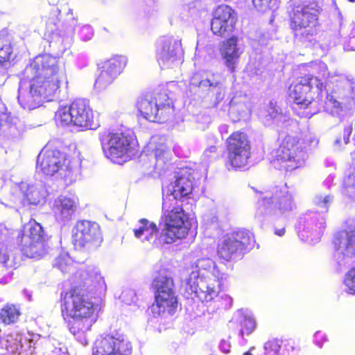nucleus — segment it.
Listing matches in <instances>:
<instances>
[{"instance_id": "39448f33", "label": "nucleus", "mask_w": 355, "mask_h": 355, "mask_svg": "<svg viewBox=\"0 0 355 355\" xmlns=\"http://www.w3.org/2000/svg\"><path fill=\"white\" fill-rule=\"evenodd\" d=\"M333 260L338 271L348 268L343 284L350 294H355V218L345 220L334 236Z\"/></svg>"}, {"instance_id": "603ef678", "label": "nucleus", "mask_w": 355, "mask_h": 355, "mask_svg": "<svg viewBox=\"0 0 355 355\" xmlns=\"http://www.w3.org/2000/svg\"><path fill=\"white\" fill-rule=\"evenodd\" d=\"M219 349L222 352L228 354L230 352L231 345L228 340H222L219 344Z\"/></svg>"}, {"instance_id": "9d476101", "label": "nucleus", "mask_w": 355, "mask_h": 355, "mask_svg": "<svg viewBox=\"0 0 355 355\" xmlns=\"http://www.w3.org/2000/svg\"><path fill=\"white\" fill-rule=\"evenodd\" d=\"M223 279L198 278L197 272L183 273L181 275L180 291L186 298L198 299L207 307L218 297Z\"/></svg>"}, {"instance_id": "69168bd1", "label": "nucleus", "mask_w": 355, "mask_h": 355, "mask_svg": "<svg viewBox=\"0 0 355 355\" xmlns=\"http://www.w3.org/2000/svg\"><path fill=\"white\" fill-rule=\"evenodd\" d=\"M351 45H352V46H353V45H355V42H354V41H353V42L351 43Z\"/></svg>"}, {"instance_id": "79ce46f5", "label": "nucleus", "mask_w": 355, "mask_h": 355, "mask_svg": "<svg viewBox=\"0 0 355 355\" xmlns=\"http://www.w3.org/2000/svg\"><path fill=\"white\" fill-rule=\"evenodd\" d=\"M54 120L58 126L64 127L67 125V110L65 107H60L55 112Z\"/></svg>"}, {"instance_id": "052dcab7", "label": "nucleus", "mask_w": 355, "mask_h": 355, "mask_svg": "<svg viewBox=\"0 0 355 355\" xmlns=\"http://www.w3.org/2000/svg\"><path fill=\"white\" fill-rule=\"evenodd\" d=\"M241 340H240V345H245L247 344V340L244 338V336H243V337H241Z\"/></svg>"}, {"instance_id": "c03bdc74", "label": "nucleus", "mask_w": 355, "mask_h": 355, "mask_svg": "<svg viewBox=\"0 0 355 355\" xmlns=\"http://www.w3.org/2000/svg\"><path fill=\"white\" fill-rule=\"evenodd\" d=\"M121 298L123 302L126 304H131L135 303L137 300L136 293L135 291L127 289L122 292Z\"/></svg>"}, {"instance_id": "1a4fd4ad", "label": "nucleus", "mask_w": 355, "mask_h": 355, "mask_svg": "<svg viewBox=\"0 0 355 355\" xmlns=\"http://www.w3.org/2000/svg\"><path fill=\"white\" fill-rule=\"evenodd\" d=\"M99 139L105 156L114 163L125 162L137 152L134 132L125 126L112 132H99Z\"/></svg>"}, {"instance_id": "4468645a", "label": "nucleus", "mask_w": 355, "mask_h": 355, "mask_svg": "<svg viewBox=\"0 0 355 355\" xmlns=\"http://www.w3.org/2000/svg\"><path fill=\"white\" fill-rule=\"evenodd\" d=\"M17 240L21 245V252L24 256L39 259L47 252V244L43 227L35 219L31 218L24 225Z\"/></svg>"}, {"instance_id": "cd10ccee", "label": "nucleus", "mask_w": 355, "mask_h": 355, "mask_svg": "<svg viewBox=\"0 0 355 355\" xmlns=\"http://www.w3.org/2000/svg\"><path fill=\"white\" fill-rule=\"evenodd\" d=\"M15 59V47L10 35L0 30V67L6 68Z\"/></svg>"}, {"instance_id": "a18cd8bd", "label": "nucleus", "mask_w": 355, "mask_h": 355, "mask_svg": "<svg viewBox=\"0 0 355 355\" xmlns=\"http://www.w3.org/2000/svg\"><path fill=\"white\" fill-rule=\"evenodd\" d=\"M218 156V153L217 152V147L216 146H211L207 148L203 155V159L206 162H210L213 159H215Z\"/></svg>"}, {"instance_id": "a878e982", "label": "nucleus", "mask_w": 355, "mask_h": 355, "mask_svg": "<svg viewBox=\"0 0 355 355\" xmlns=\"http://www.w3.org/2000/svg\"><path fill=\"white\" fill-rule=\"evenodd\" d=\"M243 52L244 46L239 42L237 37L232 36L223 42L220 53L226 67L231 72H234L235 65Z\"/></svg>"}, {"instance_id": "2f4dec72", "label": "nucleus", "mask_w": 355, "mask_h": 355, "mask_svg": "<svg viewBox=\"0 0 355 355\" xmlns=\"http://www.w3.org/2000/svg\"><path fill=\"white\" fill-rule=\"evenodd\" d=\"M68 148L73 150L70 159L68 158V178H70V182L72 183L80 177L82 159L80 153L76 150V145L71 144Z\"/></svg>"}, {"instance_id": "9b49d317", "label": "nucleus", "mask_w": 355, "mask_h": 355, "mask_svg": "<svg viewBox=\"0 0 355 355\" xmlns=\"http://www.w3.org/2000/svg\"><path fill=\"white\" fill-rule=\"evenodd\" d=\"M137 108L144 119L151 122L164 123L174 112L172 101L166 91L141 96L137 100Z\"/></svg>"}, {"instance_id": "774afa93", "label": "nucleus", "mask_w": 355, "mask_h": 355, "mask_svg": "<svg viewBox=\"0 0 355 355\" xmlns=\"http://www.w3.org/2000/svg\"><path fill=\"white\" fill-rule=\"evenodd\" d=\"M338 15H339V16H340V15H341V14H340V11H338Z\"/></svg>"}, {"instance_id": "ea45409f", "label": "nucleus", "mask_w": 355, "mask_h": 355, "mask_svg": "<svg viewBox=\"0 0 355 355\" xmlns=\"http://www.w3.org/2000/svg\"><path fill=\"white\" fill-rule=\"evenodd\" d=\"M345 193L355 199V171L344 180Z\"/></svg>"}, {"instance_id": "f3484780", "label": "nucleus", "mask_w": 355, "mask_h": 355, "mask_svg": "<svg viewBox=\"0 0 355 355\" xmlns=\"http://www.w3.org/2000/svg\"><path fill=\"white\" fill-rule=\"evenodd\" d=\"M183 49L178 36L164 35L155 43V57L162 69L173 68L182 62Z\"/></svg>"}, {"instance_id": "bb28decb", "label": "nucleus", "mask_w": 355, "mask_h": 355, "mask_svg": "<svg viewBox=\"0 0 355 355\" xmlns=\"http://www.w3.org/2000/svg\"><path fill=\"white\" fill-rule=\"evenodd\" d=\"M197 272L198 278H207V276L211 279H227V275L220 272L216 263L210 258L202 257L198 259L191 266L189 272Z\"/></svg>"}, {"instance_id": "a211bd4d", "label": "nucleus", "mask_w": 355, "mask_h": 355, "mask_svg": "<svg viewBox=\"0 0 355 355\" xmlns=\"http://www.w3.org/2000/svg\"><path fill=\"white\" fill-rule=\"evenodd\" d=\"M254 236L246 230H239L227 234L218 244L217 253L227 261L240 258L246 248L252 247Z\"/></svg>"}, {"instance_id": "0eeeda50", "label": "nucleus", "mask_w": 355, "mask_h": 355, "mask_svg": "<svg viewBox=\"0 0 355 355\" xmlns=\"http://www.w3.org/2000/svg\"><path fill=\"white\" fill-rule=\"evenodd\" d=\"M334 196L331 193H318L313 199V204L324 211L308 210L297 220L296 229L301 240L313 245L321 240L327 225V214L333 203Z\"/></svg>"}, {"instance_id": "6e6552de", "label": "nucleus", "mask_w": 355, "mask_h": 355, "mask_svg": "<svg viewBox=\"0 0 355 355\" xmlns=\"http://www.w3.org/2000/svg\"><path fill=\"white\" fill-rule=\"evenodd\" d=\"M256 193L254 217L259 223L291 212L295 208L293 195L286 184Z\"/></svg>"}, {"instance_id": "864d4df0", "label": "nucleus", "mask_w": 355, "mask_h": 355, "mask_svg": "<svg viewBox=\"0 0 355 355\" xmlns=\"http://www.w3.org/2000/svg\"><path fill=\"white\" fill-rule=\"evenodd\" d=\"M345 51H355V37H350L348 42L344 46Z\"/></svg>"}, {"instance_id": "f257e3e1", "label": "nucleus", "mask_w": 355, "mask_h": 355, "mask_svg": "<svg viewBox=\"0 0 355 355\" xmlns=\"http://www.w3.org/2000/svg\"><path fill=\"white\" fill-rule=\"evenodd\" d=\"M300 76L291 85L288 94L293 99V110L300 117L310 119L321 109L333 116H340L343 112L338 96L329 94L330 85H335L332 90L342 98H353L355 81L349 76L329 72L327 64L321 60L302 64Z\"/></svg>"}, {"instance_id": "c756f323", "label": "nucleus", "mask_w": 355, "mask_h": 355, "mask_svg": "<svg viewBox=\"0 0 355 355\" xmlns=\"http://www.w3.org/2000/svg\"><path fill=\"white\" fill-rule=\"evenodd\" d=\"M259 116L266 125L272 123H279L285 121L287 116L284 115L281 108L272 102H270L259 111Z\"/></svg>"}, {"instance_id": "f704fd0d", "label": "nucleus", "mask_w": 355, "mask_h": 355, "mask_svg": "<svg viewBox=\"0 0 355 355\" xmlns=\"http://www.w3.org/2000/svg\"><path fill=\"white\" fill-rule=\"evenodd\" d=\"M19 188L24 200L27 204L36 205L40 202V191L33 185L28 184L26 182H21L19 184Z\"/></svg>"}, {"instance_id": "473e14b6", "label": "nucleus", "mask_w": 355, "mask_h": 355, "mask_svg": "<svg viewBox=\"0 0 355 355\" xmlns=\"http://www.w3.org/2000/svg\"><path fill=\"white\" fill-rule=\"evenodd\" d=\"M237 314L241 327L239 336L243 337L245 335H250L257 328V322L253 314L247 309L239 310Z\"/></svg>"}, {"instance_id": "4be33fe9", "label": "nucleus", "mask_w": 355, "mask_h": 355, "mask_svg": "<svg viewBox=\"0 0 355 355\" xmlns=\"http://www.w3.org/2000/svg\"><path fill=\"white\" fill-rule=\"evenodd\" d=\"M132 351V344L126 336L116 332L98 338L93 355H131Z\"/></svg>"}, {"instance_id": "5fc2aeb1", "label": "nucleus", "mask_w": 355, "mask_h": 355, "mask_svg": "<svg viewBox=\"0 0 355 355\" xmlns=\"http://www.w3.org/2000/svg\"><path fill=\"white\" fill-rule=\"evenodd\" d=\"M324 166L327 168H336V164L332 158L328 157L324 160Z\"/></svg>"}, {"instance_id": "412c9836", "label": "nucleus", "mask_w": 355, "mask_h": 355, "mask_svg": "<svg viewBox=\"0 0 355 355\" xmlns=\"http://www.w3.org/2000/svg\"><path fill=\"white\" fill-rule=\"evenodd\" d=\"M102 241L101 228L96 222L81 220L71 230V243L76 250L89 248Z\"/></svg>"}, {"instance_id": "dca6fc26", "label": "nucleus", "mask_w": 355, "mask_h": 355, "mask_svg": "<svg viewBox=\"0 0 355 355\" xmlns=\"http://www.w3.org/2000/svg\"><path fill=\"white\" fill-rule=\"evenodd\" d=\"M226 144L227 168L230 171L246 167L251 157V143L248 135L243 132H234L227 138Z\"/></svg>"}, {"instance_id": "6e6d98bb", "label": "nucleus", "mask_w": 355, "mask_h": 355, "mask_svg": "<svg viewBox=\"0 0 355 355\" xmlns=\"http://www.w3.org/2000/svg\"><path fill=\"white\" fill-rule=\"evenodd\" d=\"M228 125L226 124L220 125L218 128L219 132L222 135L227 134L228 132Z\"/></svg>"}, {"instance_id": "e2e57ef3", "label": "nucleus", "mask_w": 355, "mask_h": 355, "mask_svg": "<svg viewBox=\"0 0 355 355\" xmlns=\"http://www.w3.org/2000/svg\"><path fill=\"white\" fill-rule=\"evenodd\" d=\"M65 297H66V294L63 295V293L61 294V298L62 299L63 298V302H64V305L65 306L66 303L64 302V299H65Z\"/></svg>"}, {"instance_id": "37998d69", "label": "nucleus", "mask_w": 355, "mask_h": 355, "mask_svg": "<svg viewBox=\"0 0 355 355\" xmlns=\"http://www.w3.org/2000/svg\"><path fill=\"white\" fill-rule=\"evenodd\" d=\"M68 215L76 212L78 208V197L72 193H68Z\"/></svg>"}, {"instance_id": "393cba45", "label": "nucleus", "mask_w": 355, "mask_h": 355, "mask_svg": "<svg viewBox=\"0 0 355 355\" xmlns=\"http://www.w3.org/2000/svg\"><path fill=\"white\" fill-rule=\"evenodd\" d=\"M236 20V14L234 10L228 6H220L214 12L211 29L214 35H229L234 30Z\"/></svg>"}, {"instance_id": "ddd939ff", "label": "nucleus", "mask_w": 355, "mask_h": 355, "mask_svg": "<svg viewBox=\"0 0 355 355\" xmlns=\"http://www.w3.org/2000/svg\"><path fill=\"white\" fill-rule=\"evenodd\" d=\"M152 286L155 291L153 313L159 315L164 313L173 315L178 306V300L171 272L165 268L157 271L153 277Z\"/></svg>"}, {"instance_id": "49530a36", "label": "nucleus", "mask_w": 355, "mask_h": 355, "mask_svg": "<svg viewBox=\"0 0 355 355\" xmlns=\"http://www.w3.org/2000/svg\"><path fill=\"white\" fill-rule=\"evenodd\" d=\"M327 340V338L325 334L320 331H318L315 333L313 337L314 343L319 347H322L323 344Z\"/></svg>"}, {"instance_id": "2eb2a0df", "label": "nucleus", "mask_w": 355, "mask_h": 355, "mask_svg": "<svg viewBox=\"0 0 355 355\" xmlns=\"http://www.w3.org/2000/svg\"><path fill=\"white\" fill-rule=\"evenodd\" d=\"M224 82L220 73L212 71L195 73L190 79L191 86L198 87L199 92L208 98L214 107H217L225 98L226 88Z\"/></svg>"}, {"instance_id": "4d7b16f0", "label": "nucleus", "mask_w": 355, "mask_h": 355, "mask_svg": "<svg viewBox=\"0 0 355 355\" xmlns=\"http://www.w3.org/2000/svg\"><path fill=\"white\" fill-rule=\"evenodd\" d=\"M275 234L276 235L279 236H282L285 234V229H284V227H282V228H280V229L275 228Z\"/></svg>"}, {"instance_id": "c9c22d12", "label": "nucleus", "mask_w": 355, "mask_h": 355, "mask_svg": "<svg viewBox=\"0 0 355 355\" xmlns=\"http://www.w3.org/2000/svg\"><path fill=\"white\" fill-rule=\"evenodd\" d=\"M353 132V121H347L343 129V136H338L334 141L333 147L335 150H341L349 143V137Z\"/></svg>"}, {"instance_id": "de8ad7c7", "label": "nucleus", "mask_w": 355, "mask_h": 355, "mask_svg": "<svg viewBox=\"0 0 355 355\" xmlns=\"http://www.w3.org/2000/svg\"><path fill=\"white\" fill-rule=\"evenodd\" d=\"M203 221L207 225H216L218 217L216 216L215 212L211 211L203 216Z\"/></svg>"}, {"instance_id": "f8f14e48", "label": "nucleus", "mask_w": 355, "mask_h": 355, "mask_svg": "<svg viewBox=\"0 0 355 355\" xmlns=\"http://www.w3.org/2000/svg\"><path fill=\"white\" fill-rule=\"evenodd\" d=\"M303 3L294 5L290 12L291 27L295 37L302 41H311L316 34V24L320 7L317 1H302Z\"/></svg>"}, {"instance_id": "72a5a7b5", "label": "nucleus", "mask_w": 355, "mask_h": 355, "mask_svg": "<svg viewBox=\"0 0 355 355\" xmlns=\"http://www.w3.org/2000/svg\"><path fill=\"white\" fill-rule=\"evenodd\" d=\"M21 313L18 305L6 304L0 311V320L4 324L15 323Z\"/></svg>"}, {"instance_id": "a19ab883", "label": "nucleus", "mask_w": 355, "mask_h": 355, "mask_svg": "<svg viewBox=\"0 0 355 355\" xmlns=\"http://www.w3.org/2000/svg\"><path fill=\"white\" fill-rule=\"evenodd\" d=\"M0 268H15V265L11 263L10 256L6 249H0Z\"/></svg>"}, {"instance_id": "0e129e2a", "label": "nucleus", "mask_w": 355, "mask_h": 355, "mask_svg": "<svg viewBox=\"0 0 355 355\" xmlns=\"http://www.w3.org/2000/svg\"><path fill=\"white\" fill-rule=\"evenodd\" d=\"M73 266H68V271H69V272H73Z\"/></svg>"}, {"instance_id": "13d9d810", "label": "nucleus", "mask_w": 355, "mask_h": 355, "mask_svg": "<svg viewBox=\"0 0 355 355\" xmlns=\"http://www.w3.org/2000/svg\"><path fill=\"white\" fill-rule=\"evenodd\" d=\"M80 58L82 60V64H81V65L79 66L80 67H83L87 65L88 61H87V58L85 55H81L80 57Z\"/></svg>"}, {"instance_id": "58836bf2", "label": "nucleus", "mask_w": 355, "mask_h": 355, "mask_svg": "<svg viewBox=\"0 0 355 355\" xmlns=\"http://www.w3.org/2000/svg\"><path fill=\"white\" fill-rule=\"evenodd\" d=\"M300 348L292 340H282L281 355H298Z\"/></svg>"}, {"instance_id": "680f3d73", "label": "nucleus", "mask_w": 355, "mask_h": 355, "mask_svg": "<svg viewBox=\"0 0 355 355\" xmlns=\"http://www.w3.org/2000/svg\"><path fill=\"white\" fill-rule=\"evenodd\" d=\"M235 104H236V103L234 101V98H232L228 102L227 106L232 107V106L234 105Z\"/></svg>"}, {"instance_id": "aec40b11", "label": "nucleus", "mask_w": 355, "mask_h": 355, "mask_svg": "<svg viewBox=\"0 0 355 355\" xmlns=\"http://www.w3.org/2000/svg\"><path fill=\"white\" fill-rule=\"evenodd\" d=\"M174 181L166 188H163V201L167 198L171 209L173 207L182 206L177 205V200L188 197L193 190V179L191 173L187 168H180L175 173Z\"/></svg>"}, {"instance_id": "20e7f679", "label": "nucleus", "mask_w": 355, "mask_h": 355, "mask_svg": "<svg viewBox=\"0 0 355 355\" xmlns=\"http://www.w3.org/2000/svg\"><path fill=\"white\" fill-rule=\"evenodd\" d=\"M34 74L31 80L29 93L19 96L18 100L24 108L37 107L42 100H48L59 87L56 76L58 68L49 56H40L31 64Z\"/></svg>"}, {"instance_id": "7c9ffc66", "label": "nucleus", "mask_w": 355, "mask_h": 355, "mask_svg": "<svg viewBox=\"0 0 355 355\" xmlns=\"http://www.w3.org/2000/svg\"><path fill=\"white\" fill-rule=\"evenodd\" d=\"M155 164V168L158 173H161L168 169L170 165L171 152L169 148L164 142H159L153 149Z\"/></svg>"}, {"instance_id": "09e8293b", "label": "nucleus", "mask_w": 355, "mask_h": 355, "mask_svg": "<svg viewBox=\"0 0 355 355\" xmlns=\"http://www.w3.org/2000/svg\"><path fill=\"white\" fill-rule=\"evenodd\" d=\"M254 8L259 11L261 12H265L268 10L269 7V3L272 1H252Z\"/></svg>"}, {"instance_id": "b1692460", "label": "nucleus", "mask_w": 355, "mask_h": 355, "mask_svg": "<svg viewBox=\"0 0 355 355\" xmlns=\"http://www.w3.org/2000/svg\"><path fill=\"white\" fill-rule=\"evenodd\" d=\"M66 156L54 149H43L37 158L36 169L38 173L46 176H53L62 169Z\"/></svg>"}, {"instance_id": "6ab92c4d", "label": "nucleus", "mask_w": 355, "mask_h": 355, "mask_svg": "<svg viewBox=\"0 0 355 355\" xmlns=\"http://www.w3.org/2000/svg\"><path fill=\"white\" fill-rule=\"evenodd\" d=\"M68 128L73 127L77 131L85 129L96 130L99 122L95 119L94 111L90 106L89 101L86 98H76L68 105Z\"/></svg>"}, {"instance_id": "8fccbe9b", "label": "nucleus", "mask_w": 355, "mask_h": 355, "mask_svg": "<svg viewBox=\"0 0 355 355\" xmlns=\"http://www.w3.org/2000/svg\"><path fill=\"white\" fill-rule=\"evenodd\" d=\"M335 175L333 174H330L328 177L323 181L322 187L326 188L328 190H330L334 185Z\"/></svg>"}, {"instance_id": "4c0bfd02", "label": "nucleus", "mask_w": 355, "mask_h": 355, "mask_svg": "<svg viewBox=\"0 0 355 355\" xmlns=\"http://www.w3.org/2000/svg\"><path fill=\"white\" fill-rule=\"evenodd\" d=\"M282 340L276 338L269 339L263 344V355H281Z\"/></svg>"}, {"instance_id": "f03ea898", "label": "nucleus", "mask_w": 355, "mask_h": 355, "mask_svg": "<svg viewBox=\"0 0 355 355\" xmlns=\"http://www.w3.org/2000/svg\"><path fill=\"white\" fill-rule=\"evenodd\" d=\"M71 307L69 315L75 320L71 334L83 345H87L85 332L96 322L98 304L89 296L91 293L106 290V284L99 268L94 265H80L71 278Z\"/></svg>"}, {"instance_id": "3c124183", "label": "nucleus", "mask_w": 355, "mask_h": 355, "mask_svg": "<svg viewBox=\"0 0 355 355\" xmlns=\"http://www.w3.org/2000/svg\"><path fill=\"white\" fill-rule=\"evenodd\" d=\"M67 265V261L65 260L64 256H59L56 258L55 262L54 263V267L60 269V270H63Z\"/></svg>"}, {"instance_id": "c85d7f7f", "label": "nucleus", "mask_w": 355, "mask_h": 355, "mask_svg": "<svg viewBox=\"0 0 355 355\" xmlns=\"http://www.w3.org/2000/svg\"><path fill=\"white\" fill-rule=\"evenodd\" d=\"M77 33L78 37L83 41L90 40L94 35V31L89 25H83L78 23L77 19L73 16L71 10H68V35L72 40H74Z\"/></svg>"}, {"instance_id": "bf43d9fd", "label": "nucleus", "mask_w": 355, "mask_h": 355, "mask_svg": "<svg viewBox=\"0 0 355 355\" xmlns=\"http://www.w3.org/2000/svg\"><path fill=\"white\" fill-rule=\"evenodd\" d=\"M255 347L254 346H252L251 347L249 350H248L247 352H244L243 354V355H253L252 354V352L255 350Z\"/></svg>"}, {"instance_id": "423d86ee", "label": "nucleus", "mask_w": 355, "mask_h": 355, "mask_svg": "<svg viewBox=\"0 0 355 355\" xmlns=\"http://www.w3.org/2000/svg\"><path fill=\"white\" fill-rule=\"evenodd\" d=\"M318 143V139L311 133L306 135L301 141L286 136L274 152L271 164L275 168L286 171L302 168L306 164L309 152Z\"/></svg>"}, {"instance_id": "7ed1b4c3", "label": "nucleus", "mask_w": 355, "mask_h": 355, "mask_svg": "<svg viewBox=\"0 0 355 355\" xmlns=\"http://www.w3.org/2000/svg\"><path fill=\"white\" fill-rule=\"evenodd\" d=\"M170 209L168 199L164 198L159 228L155 223L141 218L133 229L135 236L142 243L147 242L155 248H161L184 238L189 230L188 217L180 207Z\"/></svg>"}, {"instance_id": "e433bc0d", "label": "nucleus", "mask_w": 355, "mask_h": 355, "mask_svg": "<svg viewBox=\"0 0 355 355\" xmlns=\"http://www.w3.org/2000/svg\"><path fill=\"white\" fill-rule=\"evenodd\" d=\"M232 299L229 295L223 294L219 296L218 295V297L213 300L212 304L207 305L206 311L209 314H212L220 308L229 309L232 306Z\"/></svg>"}, {"instance_id": "338daca9", "label": "nucleus", "mask_w": 355, "mask_h": 355, "mask_svg": "<svg viewBox=\"0 0 355 355\" xmlns=\"http://www.w3.org/2000/svg\"><path fill=\"white\" fill-rule=\"evenodd\" d=\"M334 6L336 7V4L335 3V1H334Z\"/></svg>"}, {"instance_id": "5701e85b", "label": "nucleus", "mask_w": 355, "mask_h": 355, "mask_svg": "<svg viewBox=\"0 0 355 355\" xmlns=\"http://www.w3.org/2000/svg\"><path fill=\"white\" fill-rule=\"evenodd\" d=\"M128 62L125 56L115 55L102 62L100 73L94 83V89L101 92L106 89L123 72Z\"/></svg>"}]
</instances>
